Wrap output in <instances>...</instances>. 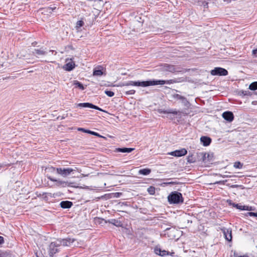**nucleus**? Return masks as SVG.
I'll return each mask as SVG.
<instances>
[{"instance_id": "f257e3e1", "label": "nucleus", "mask_w": 257, "mask_h": 257, "mask_svg": "<svg viewBox=\"0 0 257 257\" xmlns=\"http://www.w3.org/2000/svg\"><path fill=\"white\" fill-rule=\"evenodd\" d=\"M172 80H149L147 81H129L128 82H121L118 85V86L122 87L125 86H136L141 87H148L150 86L157 85H163L165 84H171L172 83Z\"/></svg>"}, {"instance_id": "f03ea898", "label": "nucleus", "mask_w": 257, "mask_h": 257, "mask_svg": "<svg viewBox=\"0 0 257 257\" xmlns=\"http://www.w3.org/2000/svg\"><path fill=\"white\" fill-rule=\"evenodd\" d=\"M167 199L170 204H179L184 202L182 194L178 191L172 192L168 196Z\"/></svg>"}, {"instance_id": "7ed1b4c3", "label": "nucleus", "mask_w": 257, "mask_h": 257, "mask_svg": "<svg viewBox=\"0 0 257 257\" xmlns=\"http://www.w3.org/2000/svg\"><path fill=\"white\" fill-rule=\"evenodd\" d=\"M52 171H56L58 174L62 176V177H66L69 176L72 172L75 170L70 168H57L51 167Z\"/></svg>"}, {"instance_id": "20e7f679", "label": "nucleus", "mask_w": 257, "mask_h": 257, "mask_svg": "<svg viewBox=\"0 0 257 257\" xmlns=\"http://www.w3.org/2000/svg\"><path fill=\"white\" fill-rule=\"evenodd\" d=\"M58 243L59 242L57 240H56L54 241L51 242L49 244L48 252L50 257H53L55 253L59 251V247L60 245Z\"/></svg>"}, {"instance_id": "39448f33", "label": "nucleus", "mask_w": 257, "mask_h": 257, "mask_svg": "<svg viewBox=\"0 0 257 257\" xmlns=\"http://www.w3.org/2000/svg\"><path fill=\"white\" fill-rule=\"evenodd\" d=\"M210 74L213 76H226L228 75V71L223 68L218 67L211 70Z\"/></svg>"}, {"instance_id": "423d86ee", "label": "nucleus", "mask_w": 257, "mask_h": 257, "mask_svg": "<svg viewBox=\"0 0 257 257\" xmlns=\"http://www.w3.org/2000/svg\"><path fill=\"white\" fill-rule=\"evenodd\" d=\"M47 178L52 182H56V185L58 187H66L70 186L71 183L64 181L60 179H57L50 176H47Z\"/></svg>"}, {"instance_id": "0eeeda50", "label": "nucleus", "mask_w": 257, "mask_h": 257, "mask_svg": "<svg viewBox=\"0 0 257 257\" xmlns=\"http://www.w3.org/2000/svg\"><path fill=\"white\" fill-rule=\"evenodd\" d=\"M59 242L58 243L60 246L62 245L63 246H70L72 243L75 241L74 238L67 237L65 238H58L57 239Z\"/></svg>"}, {"instance_id": "6e6552de", "label": "nucleus", "mask_w": 257, "mask_h": 257, "mask_svg": "<svg viewBox=\"0 0 257 257\" xmlns=\"http://www.w3.org/2000/svg\"><path fill=\"white\" fill-rule=\"evenodd\" d=\"M164 68L165 70L171 73L184 72V71H183L181 68L168 64H165L164 65Z\"/></svg>"}, {"instance_id": "1a4fd4ad", "label": "nucleus", "mask_w": 257, "mask_h": 257, "mask_svg": "<svg viewBox=\"0 0 257 257\" xmlns=\"http://www.w3.org/2000/svg\"><path fill=\"white\" fill-rule=\"evenodd\" d=\"M77 106L80 107H88L98 110L100 111H104V110L101 108L89 102L79 103L77 104Z\"/></svg>"}, {"instance_id": "9d476101", "label": "nucleus", "mask_w": 257, "mask_h": 257, "mask_svg": "<svg viewBox=\"0 0 257 257\" xmlns=\"http://www.w3.org/2000/svg\"><path fill=\"white\" fill-rule=\"evenodd\" d=\"M105 70L101 66H98L93 69V75L96 76H101L105 75Z\"/></svg>"}, {"instance_id": "9b49d317", "label": "nucleus", "mask_w": 257, "mask_h": 257, "mask_svg": "<svg viewBox=\"0 0 257 257\" xmlns=\"http://www.w3.org/2000/svg\"><path fill=\"white\" fill-rule=\"evenodd\" d=\"M221 231L223 233L224 237L228 241H232V230L230 228L223 227L221 228Z\"/></svg>"}, {"instance_id": "f8f14e48", "label": "nucleus", "mask_w": 257, "mask_h": 257, "mask_svg": "<svg viewBox=\"0 0 257 257\" xmlns=\"http://www.w3.org/2000/svg\"><path fill=\"white\" fill-rule=\"evenodd\" d=\"M187 153L186 149L183 148L180 150H175L169 153V155L175 157H180L185 156Z\"/></svg>"}, {"instance_id": "ddd939ff", "label": "nucleus", "mask_w": 257, "mask_h": 257, "mask_svg": "<svg viewBox=\"0 0 257 257\" xmlns=\"http://www.w3.org/2000/svg\"><path fill=\"white\" fill-rule=\"evenodd\" d=\"M48 52L46 51V48H41L40 49H35L32 51V54L36 57L39 58L40 56L47 55Z\"/></svg>"}, {"instance_id": "4468645a", "label": "nucleus", "mask_w": 257, "mask_h": 257, "mask_svg": "<svg viewBox=\"0 0 257 257\" xmlns=\"http://www.w3.org/2000/svg\"><path fill=\"white\" fill-rule=\"evenodd\" d=\"M173 98L180 100L182 103L185 106H188L189 105V102L187 100V98L184 96H181L178 94H174L172 95Z\"/></svg>"}, {"instance_id": "2eb2a0df", "label": "nucleus", "mask_w": 257, "mask_h": 257, "mask_svg": "<svg viewBox=\"0 0 257 257\" xmlns=\"http://www.w3.org/2000/svg\"><path fill=\"white\" fill-rule=\"evenodd\" d=\"M222 117L228 122H231L234 119L233 113L231 111H226L222 113Z\"/></svg>"}, {"instance_id": "dca6fc26", "label": "nucleus", "mask_w": 257, "mask_h": 257, "mask_svg": "<svg viewBox=\"0 0 257 257\" xmlns=\"http://www.w3.org/2000/svg\"><path fill=\"white\" fill-rule=\"evenodd\" d=\"M202 161L204 163L210 162L212 161V158L213 157V154H208L206 153H202Z\"/></svg>"}, {"instance_id": "f3484780", "label": "nucleus", "mask_w": 257, "mask_h": 257, "mask_svg": "<svg viewBox=\"0 0 257 257\" xmlns=\"http://www.w3.org/2000/svg\"><path fill=\"white\" fill-rule=\"evenodd\" d=\"M200 141L204 146H208L211 143V139L207 136H203L200 138Z\"/></svg>"}, {"instance_id": "a211bd4d", "label": "nucleus", "mask_w": 257, "mask_h": 257, "mask_svg": "<svg viewBox=\"0 0 257 257\" xmlns=\"http://www.w3.org/2000/svg\"><path fill=\"white\" fill-rule=\"evenodd\" d=\"M73 203L70 201H62L60 203V206L63 209H68L72 207Z\"/></svg>"}, {"instance_id": "6ab92c4d", "label": "nucleus", "mask_w": 257, "mask_h": 257, "mask_svg": "<svg viewBox=\"0 0 257 257\" xmlns=\"http://www.w3.org/2000/svg\"><path fill=\"white\" fill-rule=\"evenodd\" d=\"M106 222L112 224L116 227H121L122 226V223L121 222L115 219H109Z\"/></svg>"}, {"instance_id": "aec40b11", "label": "nucleus", "mask_w": 257, "mask_h": 257, "mask_svg": "<svg viewBox=\"0 0 257 257\" xmlns=\"http://www.w3.org/2000/svg\"><path fill=\"white\" fill-rule=\"evenodd\" d=\"M75 63L73 62L67 63L63 66V68L68 71L72 70L75 68Z\"/></svg>"}, {"instance_id": "412c9836", "label": "nucleus", "mask_w": 257, "mask_h": 257, "mask_svg": "<svg viewBox=\"0 0 257 257\" xmlns=\"http://www.w3.org/2000/svg\"><path fill=\"white\" fill-rule=\"evenodd\" d=\"M227 202H228L229 205H232L233 207H235L237 209L240 210H245V205H242L240 204H235L234 203H232L231 200H228Z\"/></svg>"}, {"instance_id": "4be33fe9", "label": "nucleus", "mask_w": 257, "mask_h": 257, "mask_svg": "<svg viewBox=\"0 0 257 257\" xmlns=\"http://www.w3.org/2000/svg\"><path fill=\"white\" fill-rule=\"evenodd\" d=\"M134 148H118L116 149V151L117 152H120V153H129L132 152L133 150H134Z\"/></svg>"}, {"instance_id": "5701e85b", "label": "nucleus", "mask_w": 257, "mask_h": 257, "mask_svg": "<svg viewBox=\"0 0 257 257\" xmlns=\"http://www.w3.org/2000/svg\"><path fill=\"white\" fill-rule=\"evenodd\" d=\"M159 112L160 113H163L165 114H173L174 115H177L178 114L177 111L176 110H173V109H169V110H162L161 109L159 110Z\"/></svg>"}, {"instance_id": "b1692460", "label": "nucleus", "mask_w": 257, "mask_h": 257, "mask_svg": "<svg viewBox=\"0 0 257 257\" xmlns=\"http://www.w3.org/2000/svg\"><path fill=\"white\" fill-rule=\"evenodd\" d=\"M151 172V170L149 168H144L140 169L139 171V174L143 175H148Z\"/></svg>"}, {"instance_id": "393cba45", "label": "nucleus", "mask_w": 257, "mask_h": 257, "mask_svg": "<svg viewBox=\"0 0 257 257\" xmlns=\"http://www.w3.org/2000/svg\"><path fill=\"white\" fill-rule=\"evenodd\" d=\"M240 95H242L243 96H251L252 95L251 92L248 90H241L239 92Z\"/></svg>"}, {"instance_id": "a878e982", "label": "nucleus", "mask_w": 257, "mask_h": 257, "mask_svg": "<svg viewBox=\"0 0 257 257\" xmlns=\"http://www.w3.org/2000/svg\"><path fill=\"white\" fill-rule=\"evenodd\" d=\"M251 90H256L257 89V81L251 83L249 85V88Z\"/></svg>"}, {"instance_id": "bb28decb", "label": "nucleus", "mask_w": 257, "mask_h": 257, "mask_svg": "<svg viewBox=\"0 0 257 257\" xmlns=\"http://www.w3.org/2000/svg\"><path fill=\"white\" fill-rule=\"evenodd\" d=\"M147 191L150 195H154L155 193V188L154 186H150L147 189Z\"/></svg>"}, {"instance_id": "cd10ccee", "label": "nucleus", "mask_w": 257, "mask_h": 257, "mask_svg": "<svg viewBox=\"0 0 257 257\" xmlns=\"http://www.w3.org/2000/svg\"><path fill=\"white\" fill-rule=\"evenodd\" d=\"M74 84L76 86V87L79 88L80 89L82 90L84 89V87L83 84H82L81 82H80L78 81H76L74 82Z\"/></svg>"}, {"instance_id": "c85d7f7f", "label": "nucleus", "mask_w": 257, "mask_h": 257, "mask_svg": "<svg viewBox=\"0 0 257 257\" xmlns=\"http://www.w3.org/2000/svg\"><path fill=\"white\" fill-rule=\"evenodd\" d=\"M243 166V164L239 161L235 162L234 163L233 167L236 169H241Z\"/></svg>"}, {"instance_id": "c756f323", "label": "nucleus", "mask_w": 257, "mask_h": 257, "mask_svg": "<svg viewBox=\"0 0 257 257\" xmlns=\"http://www.w3.org/2000/svg\"><path fill=\"white\" fill-rule=\"evenodd\" d=\"M187 162L189 163H194L196 161L195 159L193 157L192 155H189L187 157Z\"/></svg>"}, {"instance_id": "7c9ffc66", "label": "nucleus", "mask_w": 257, "mask_h": 257, "mask_svg": "<svg viewBox=\"0 0 257 257\" xmlns=\"http://www.w3.org/2000/svg\"><path fill=\"white\" fill-rule=\"evenodd\" d=\"M104 93L109 97H112L114 95V93L113 91L108 90H105Z\"/></svg>"}, {"instance_id": "2f4dec72", "label": "nucleus", "mask_w": 257, "mask_h": 257, "mask_svg": "<svg viewBox=\"0 0 257 257\" xmlns=\"http://www.w3.org/2000/svg\"><path fill=\"white\" fill-rule=\"evenodd\" d=\"M84 22L82 20L78 21L76 23V27L77 28H80L82 27L84 25Z\"/></svg>"}, {"instance_id": "473e14b6", "label": "nucleus", "mask_w": 257, "mask_h": 257, "mask_svg": "<svg viewBox=\"0 0 257 257\" xmlns=\"http://www.w3.org/2000/svg\"><path fill=\"white\" fill-rule=\"evenodd\" d=\"M155 252L156 254L161 256L162 249L160 248H156L155 249Z\"/></svg>"}, {"instance_id": "72a5a7b5", "label": "nucleus", "mask_w": 257, "mask_h": 257, "mask_svg": "<svg viewBox=\"0 0 257 257\" xmlns=\"http://www.w3.org/2000/svg\"><path fill=\"white\" fill-rule=\"evenodd\" d=\"M246 216H253L257 217V212H249L246 213Z\"/></svg>"}, {"instance_id": "f704fd0d", "label": "nucleus", "mask_w": 257, "mask_h": 257, "mask_svg": "<svg viewBox=\"0 0 257 257\" xmlns=\"http://www.w3.org/2000/svg\"><path fill=\"white\" fill-rule=\"evenodd\" d=\"M169 254V251L165 250H162V253H161L162 256L168 255Z\"/></svg>"}, {"instance_id": "c9c22d12", "label": "nucleus", "mask_w": 257, "mask_h": 257, "mask_svg": "<svg viewBox=\"0 0 257 257\" xmlns=\"http://www.w3.org/2000/svg\"><path fill=\"white\" fill-rule=\"evenodd\" d=\"M136 92V91L135 90H130L129 91H127L125 92V94L126 95H132L134 94Z\"/></svg>"}, {"instance_id": "e433bc0d", "label": "nucleus", "mask_w": 257, "mask_h": 257, "mask_svg": "<svg viewBox=\"0 0 257 257\" xmlns=\"http://www.w3.org/2000/svg\"><path fill=\"white\" fill-rule=\"evenodd\" d=\"M88 134L95 136H100V135L96 132L91 131L90 130H89L88 132Z\"/></svg>"}, {"instance_id": "4c0bfd02", "label": "nucleus", "mask_w": 257, "mask_h": 257, "mask_svg": "<svg viewBox=\"0 0 257 257\" xmlns=\"http://www.w3.org/2000/svg\"><path fill=\"white\" fill-rule=\"evenodd\" d=\"M77 130L79 131L82 132L87 133V134H88V132L89 131V130H86V129L82 128V127H79V128H78Z\"/></svg>"}, {"instance_id": "58836bf2", "label": "nucleus", "mask_w": 257, "mask_h": 257, "mask_svg": "<svg viewBox=\"0 0 257 257\" xmlns=\"http://www.w3.org/2000/svg\"><path fill=\"white\" fill-rule=\"evenodd\" d=\"M245 210L251 211L253 210V208L251 206H245Z\"/></svg>"}, {"instance_id": "ea45409f", "label": "nucleus", "mask_w": 257, "mask_h": 257, "mask_svg": "<svg viewBox=\"0 0 257 257\" xmlns=\"http://www.w3.org/2000/svg\"><path fill=\"white\" fill-rule=\"evenodd\" d=\"M252 54L257 57V48L252 50Z\"/></svg>"}, {"instance_id": "a19ab883", "label": "nucleus", "mask_w": 257, "mask_h": 257, "mask_svg": "<svg viewBox=\"0 0 257 257\" xmlns=\"http://www.w3.org/2000/svg\"><path fill=\"white\" fill-rule=\"evenodd\" d=\"M4 243V238L3 236H0V245Z\"/></svg>"}, {"instance_id": "79ce46f5", "label": "nucleus", "mask_w": 257, "mask_h": 257, "mask_svg": "<svg viewBox=\"0 0 257 257\" xmlns=\"http://www.w3.org/2000/svg\"><path fill=\"white\" fill-rule=\"evenodd\" d=\"M223 182L224 181H217L215 183H214V184H222Z\"/></svg>"}, {"instance_id": "37998d69", "label": "nucleus", "mask_w": 257, "mask_h": 257, "mask_svg": "<svg viewBox=\"0 0 257 257\" xmlns=\"http://www.w3.org/2000/svg\"><path fill=\"white\" fill-rule=\"evenodd\" d=\"M219 175L222 177V178H225V177H230V176H227V175H222L221 174H219Z\"/></svg>"}, {"instance_id": "c03bdc74", "label": "nucleus", "mask_w": 257, "mask_h": 257, "mask_svg": "<svg viewBox=\"0 0 257 257\" xmlns=\"http://www.w3.org/2000/svg\"><path fill=\"white\" fill-rule=\"evenodd\" d=\"M174 254H175V253H174V252H169V255H171V256H174Z\"/></svg>"}, {"instance_id": "a18cd8bd", "label": "nucleus", "mask_w": 257, "mask_h": 257, "mask_svg": "<svg viewBox=\"0 0 257 257\" xmlns=\"http://www.w3.org/2000/svg\"><path fill=\"white\" fill-rule=\"evenodd\" d=\"M168 184H176V183L174 182H171L168 183Z\"/></svg>"}, {"instance_id": "49530a36", "label": "nucleus", "mask_w": 257, "mask_h": 257, "mask_svg": "<svg viewBox=\"0 0 257 257\" xmlns=\"http://www.w3.org/2000/svg\"><path fill=\"white\" fill-rule=\"evenodd\" d=\"M49 9L51 10L52 11H53L54 10H55L56 9V7H54V8L49 7Z\"/></svg>"}, {"instance_id": "de8ad7c7", "label": "nucleus", "mask_w": 257, "mask_h": 257, "mask_svg": "<svg viewBox=\"0 0 257 257\" xmlns=\"http://www.w3.org/2000/svg\"><path fill=\"white\" fill-rule=\"evenodd\" d=\"M37 44V42H33L32 44L33 46H36V45Z\"/></svg>"}, {"instance_id": "09e8293b", "label": "nucleus", "mask_w": 257, "mask_h": 257, "mask_svg": "<svg viewBox=\"0 0 257 257\" xmlns=\"http://www.w3.org/2000/svg\"><path fill=\"white\" fill-rule=\"evenodd\" d=\"M224 2H226L227 3H229L231 2V0H223Z\"/></svg>"}, {"instance_id": "8fccbe9b", "label": "nucleus", "mask_w": 257, "mask_h": 257, "mask_svg": "<svg viewBox=\"0 0 257 257\" xmlns=\"http://www.w3.org/2000/svg\"><path fill=\"white\" fill-rule=\"evenodd\" d=\"M47 194V193L43 192L42 195H45V194ZM48 194H50V193H48Z\"/></svg>"}, {"instance_id": "3c124183", "label": "nucleus", "mask_w": 257, "mask_h": 257, "mask_svg": "<svg viewBox=\"0 0 257 257\" xmlns=\"http://www.w3.org/2000/svg\"><path fill=\"white\" fill-rule=\"evenodd\" d=\"M3 167V164H2L1 163H0V168H2Z\"/></svg>"}, {"instance_id": "603ef678", "label": "nucleus", "mask_w": 257, "mask_h": 257, "mask_svg": "<svg viewBox=\"0 0 257 257\" xmlns=\"http://www.w3.org/2000/svg\"><path fill=\"white\" fill-rule=\"evenodd\" d=\"M50 52L53 53L54 52V50H50Z\"/></svg>"}, {"instance_id": "864d4df0", "label": "nucleus", "mask_w": 257, "mask_h": 257, "mask_svg": "<svg viewBox=\"0 0 257 257\" xmlns=\"http://www.w3.org/2000/svg\"><path fill=\"white\" fill-rule=\"evenodd\" d=\"M38 196H41V194H40L39 195H37Z\"/></svg>"}, {"instance_id": "5fc2aeb1", "label": "nucleus", "mask_w": 257, "mask_h": 257, "mask_svg": "<svg viewBox=\"0 0 257 257\" xmlns=\"http://www.w3.org/2000/svg\"><path fill=\"white\" fill-rule=\"evenodd\" d=\"M254 102H255V101H252V103H253V104H255V103H254Z\"/></svg>"}]
</instances>
